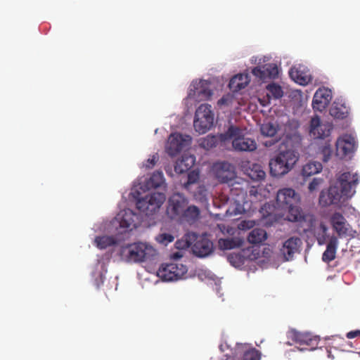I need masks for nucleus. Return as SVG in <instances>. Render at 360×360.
I'll return each mask as SVG.
<instances>
[{"instance_id":"f257e3e1","label":"nucleus","mask_w":360,"mask_h":360,"mask_svg":"<svg viewBox=\"0 0 360 360\" xmlns=\"http://www.w3.org/2000/svg\"><path fill=\"white\" fill-rule=\"evenodd\" d=\"M165 188L163 173L155 171L143 182L135 181L129 193H123L122 197L128 202H165L166 195L162 192L148 193L152 188Z\"/></svg>"},{"instance_id":"f03ea898","label":"nucleus","mask_w":360,"mask_h":360,"mask_svg":"<svg viewBox=\"0 0 360 360\" xmlns=\"http://www.w3.org/2000/svg\"><path fill=\"white\" fill-rule=\"evenodd\" d=\"M359 183L357 173L345 172L337 179L336 185L330 186L326 193L329 202H340L351 198L356 193V187Z\"/></svg>"},{"instance_id":"7ed1b4c3","label":"nucleus","mask_w":360,"mask_h":360,"mask_svg":"<svg viewBox=\"0 0 360 360\" xmlns=\"http://www.w3.org/2000/svg\"><path fill=\"white\" fill-rule=\"evenodd\" d=\"M298 159V155L293 150L281 151L269 161L271 175L280 177L288 174L294 167Z\"/></svg>"},{"instance_id":"20e7f679","label":"nucleus","mask_w":360,"mask_h":360,"mask_svg":"<svg viewBox=\"0 0 360 360\" xmlns=\"http://www.w3.org/2000/svg\"><path fill=\"white\" fill-rule=\"evenodd\" d=\"M221 142L232 140V146L236 151L252 152L257 149L255 139L243 134L241 129L236 126H230L224 134H220Z\"/></svg>"},{"instance_id":"39448f33","label":"nucleus","mask_w":360,"mask_h":360,"mask_svg":"<svg viewBox=\"0 0 360 360\" xmlns=\"http://www.w3.org/2000/svg\"><path fill=\"white\" fill-rule=\"evenodd\" d=\"M186 248H191L193 254L198 257H205L214 251V245L207 234L188 233L184 236Z\"/></svg>"},{"instance_id":"423d86ee","label":"nucleus","mask_w":360,"mask_h":360,"mask_svg":"<svg viewBox=\"0 0 360 360\" xmlns=\"http://www.w3.org/2000/svg\"><path fill=\"white\" fill-rule=\"evenodd\" d=\"M214 125V112L207 103L201 104L195 110L193 127L199 134H205Z\"/></svg>"},{"instance_id":"0eeeda50","label":"nucleus","mask_w":360,"mask_h":360,"mask_svg":"<svg viewBox=\"0 0 360 360\" xmlns=\"http://www.w3.org/2000/svg\"><path fill=\"white\" fill-rule=\"evenodd\" d=\"M212 171L214 177L221 184L233 185L236 178L235 167L227 162H219L213 165Z\"/></svg>"},{"instance_id":"6e6552de","label":"nucleus","mask_w":360,"mask_h":360,"mask_svg":"<svg viewBox=\"0 0 360 360\" xmlns=\"http://www.w3.org/2000/svg\"><path fill=\"white\" fill-rule=\"evenodd\" d=\"M356 149L355 139L351 135L345 134L338 138L336 141V155L340 159H350Z\"/></svg>"},{"instance_id":"1a4fd4ad","label":"nucleus","mask_w":360,"mask_h":360,"mask_svg":"<svg viewBox=\"0 0 360 360\" xmlns=\"http://www.w3.org/2000/svg\"><path fill=\"white\" fill-rule=\"evenodd\" d=\"M330 224L340 238H354L356 233V231L352 229L345 217L340 213L335 212L331 216Z\"/></svg>"},{"instance_id":"9d476101","label":"nucleus","mask_w":360,"mask_h":360,"mask_svg":"<svg viewBox=\"0 0 360 360\" xmlns=\"http://www.w3.org/2000/svg\"><path fill=\"white\" fill-rule=\"evenodd\" d=\"M288 338L292 340L294 342L299 344L301 346L306 345L309 348L303 347L300 350H314L316 348L319 338L317 336H314L309 333H302L295 330H291L288 332Z\"/></svg>"},{"instance_id":"9b49d317","label":"nucleus","mask_w":360,"mask_h":360,"mask_svg":"<svg viewBox=\"0 0 360 360\" xmlns=\"http://www.w3.org/2000/svg\"><path fill=\"white\" fill-rule=\"evenodd\" d=\"M300 123L296 120H288L283 125V136L292 145L300 143L302 138L299 133Z\"/></svg>"},{"instance_id":"f8f14e48","label":"nucleus","mask_w":360,"mask_h":360,"mask_svg":"<svg viewBox=\"0 0 360 360\" xmlns=\"http://www.w3.org/2000/svg\"><path fill=\"white\" fill-rule=\"evenodd\" d=\"M302 245V240L297 236H292L287 239L283 243L280 250L281 253L283 255L285 260H291L294 255L298 252L300 248Z\"/></svg>"},{"instance_id":"ddd939ff","label":"nucleus","mask_w":360,"mask_h":360,"mask_svg":"<svg viewBox=\"0 0 360 360\" xmlns=\"http://www.w3.org/2000/svg\"><path fill=\"white\" fill-rule=\"evenodd\" d=\"M332 99L331 91L327 88H319L314 94L312 106L316 110L323 111Z\"/></svg>"},{"instance_id":"4468645a","label":"nucleus","mask_w":360,"mask_h":360,"mask_svg":"<svg viewBox=\"0 0 360 360\" xmlns=\"http://www.w3.org/2000/svg\"><path fill=\"white\" fill-rule=\"evenodd\" d=\"M330 126L322 124L318 116L312 117L310 122V135L314 139H323L330 134Z\"/></svg>"},{"instance_id":"2eb2a0df","label":"nucleus","mask_w":360,"mask_h":360,"mask_svg":"<svg viewBox=\"0 0 360 360\" xmlns=\"http://www.w3.org/2000/svg\"><path fill=\"white\" fill-rule=\"evenodd\" d=\"M278 131V125L272 122L263 123L260 127L261 134L267 137L272 138L270 141H266L263 143L266 147H271L277 143L281 139L280 136H276Z\"/></svg>"},{"instance_id":"dca6fc26","label":"nucleus","mask_w":360,"mask_h":360,"mask_svg":"<svg viewBox=\"0 0 360 360\" xmlns=\"http://www.w3.org/2000/svg\"><path fill=\"white\" fill-rule=\"evenodd\" d=\"M166 153L173 158L180 153V133H172L168 137L165 145Z\"/></svg>"},{"instance_id":"f3484780","label":"nucleus","mask_w":360,"mask_h":360,"mask_svg":"<svg viewBox=\"0 0 360 360\" xmlns=\"http://www.w3.org/2000/svg\"><path fill=\"white\" fill-rule=\"evenodd\" d=\"M300 200V195L291 188H283L277 192L276 202H298Z\"/></svg>"},{"instance_id":"a211bd4d","label":"nucleus","mask_w":360,"mask_h":360,"mask_svg":"<svg viewBox=\"0 0 360 360\" xmlns=\"http://www.w3.org/2000/svg\"><path fill=\"white\" fill-rule=\"evenodd\" d=\"M243 345L237 343L234 347H232L231 344L225 341L220 344L219 350L224 354L226 357V360H235L239 356L240 351L243 349Z\"/></svg>"},{"instance_id":"6ab92c4d","label":"nucleus","mask_w":360,"mask_h":360,"mask_svg":"<svg viewBox=\"0 0 360 360\" xmlns=\"http://www.w3.org/2000/svg\"><path fill=\"white\" fill-rule=\"evenodd\" d=\"M250 83V78L248 74H238L233 77L229 84L230 89L237 92L248 86Z\"/></svg>"},{"instance_id":"aec40b11","label":"nucleus","mask_w":360,"mask_h":360,"mask_svg":"<svg viewBox=\"0 0 360 360\" xmlns=\"http://www.w3.org/2000/svg\"><path fill=\"white\" fill-rule=\"evenodd\" d=\"M338 245V239L333 236L330 238L326 249L323 253L322 259L325 262H330L335 258L336 251Z\"/></svg>"},{"instance_id":"412c9836","label":"nucleus","mask_w":360,"mask_h":360,"mask_svg":"<svg viewBox=\"0 0 360 360\" xmlns=\"http://www.w3.org/2000/svg\"><path fill=\"white\" fill-rule=\"evenodd\" d=\"M212 95V91L209 88V84L205 81H200L197 86H195L193 96L196 101H203L209 99Z\"/></svg>"},{"instance_id":"4be33fe9","label":"nucleus","mask_w":360,"mask_h":360,"mask_svg":"<svg viewBox=\"0 0 360 360\" xmlns=\"http://www.w3.org/2000/svg\"><path fill=\"white\" fill-rule=\"evenodd\" d=\"M330 115L335 119L342 120L349 115V108L345 103L334 102L330 108Z\"/></svg>"},{"instance_id":"5701e85b","label":"nucleus","mask_w":360,"mask_h":360,"mask_svg":"<svg viewBox=\"0 0 360 360\" xmlns=\"http://www.w3.org/2000/svg\"><path fill=\"white\" fill-rule=\"evenodd\" d=\"M266 238V231L260 228L252 229L248 236V241L253 245L262 244Z\"/></svg>"},{"instance_id":"b1692460","label":"nucleus","mask_w":360,"mask_h":360,"mask_svg":"<svg viewBox=\"0 0 360 360\" xmlns=\"http://www.w3.org/2000/svg\"><path fill=\"white\" fill-rule=\"evenodd\" d=\"M243 240L240 238H221L218 241L219 246L222 250H231L243 245Z\"/></svg>"},{"instance_id":"393cba45","label":"nucleus","mask_w":360,"mask_h":360,"mask_svg":"<svg viewBox=\"0 0 360 360\" xmlns=\"http://www.w3.org/2000/svg\"><path fill=\"white\" fill-rule=\"evenodd\" d=\"M239 355H241L240 360H260L261 352L255 348H249L245 344L243 345V349L240 351Z\"/></svg>"},{"instance_id":"a878e982","label":"nucleus","mask_w":360,"mask_h":360,"mask_svg":"<svg viewBox=\"0 0 360 360\" xmlns=\"http://www.w3.org/2000/svg\"><path fill=\"white\" fill-rule=\"evenodd\" d=\"M219 141H221L220 135L214 136L209 134L200 139L199 146L205 150H210L216 147Z\"/></svg>"},{"instance_id":"bb28decb","label":"nucleus","mask_w":360,"mask_h":360,"mask_svg":"<svg viewBox=\"0 0 360 360\" xmlns=\"http://www.w3.org/2000/svg\"><path fill=\"white\" fill-rule=\"evenodd\" d=\"M322 169V165L319 162H309L305 164L302 169L304 176H310L320 172Z\"/></svg>"},{"instance_id":"cd10ccee","label":"nucleus","mask_w":360,"mask_h":360,"mask_svg":"<svg viewBox=\"0 0 360 360\" xmlns=\"http://www.w3.org/2000/svg\"><path fill=\"white\" fill-rule=\"evenodd\" d=\"M248 174L254 181L263 180L266 176V173L262 167L258 164H252L248 170Z\"/></svg>"},{"instance_id":"c85d7f7f","label":"nucleus","mask_w":360,"mask_h":360,"mask_svg":"<svg viewBox=\"0 0 360 360\" xmlns=\"http://www.w3.org/2000/svg\"><path fill=\"white\" fill-rule=\"evenodd\" d=\"M287 218L290 221H301L304 219V216L297 204H290Z\"/></svg>"},{"instance_id":"c756f323","label":"nucleus","mask_w":360,"mask_h":360,"mask_svg":"<svg viewBox=\"0 0 360 360\" xmlns=\"http://www.w3.org/2000/svg\"><path fill=\"white\" fill-rule=\"evenodd\" d=\"M290 77L297 83L300 84H306L309 82V78L307 75H303V73L297 68H292L289 71Z\"/></svg>"},{"instance_id":"7c9ffc66","label":"nucleus","mask_w":360,"mask_h":360,"mask_svg":"<svg viewBox=\"0 0 360 360\" xmlns=\"http://www.w3.org/2000/svg\"><path fill=\"white\" fill-rule=\"evenodd\" d=\"M195 157L193 155L181 154V174L190 169L195 164Z\"/></svg>"},{"instance_id":"2f4dec72","label":"nucleus","mask_w":360,"mask_h":360,"mask_svg":"<svg viewBox=\"0 0 360 360\" xmlns=\"http://www.w3.org/2000/svg\"><path fill=\"white\" fill-rule=\"evenodd\" d=\"M328 230V229L325 224H320L318 231L315 233V236L319 245H322L326 242Z\"/></svg>"},{"instance_id":"473e14b6","label":"nucleus","mask_w":360,"mask_h":360,"mask_svg":"<svg viewBox=\"0 0 360 360\" xmlns=\"http://www.w3.org/2000/svg\"><path fill=\"white\" fill-rule=\"evenodd\" d=\"M266 88L268 90L267 95L269 96H271L275 99L280 98L283 96V92L279 85L273 83L269 84Z\"/></svg>"},{"instance_id":"72a5a7b5","label":"nucleus","mask_w":360,"mask_h":360,"mask_svg":"<svg viewBox=\"0 0 360 360\" xmlns=\"http://www.w3.org/2000/svg\"><path fill=\"white\" fill-rule=\"evenodd\" d=\"M265 70L266 79H275L278 77V70L276 65L269 63L264 65Z\"/></svg>"},{"instance_id":"f704fd0d","label":"nucleus","mask_w":360,"mask_h":360,"mask_svg":"<svg viewBox=\"0 0 360 360\" xmlns=\"http://www.w3.org/2000/svg\"><path fill=\"white\" fill-rule=\"evenodd\" d=\"M333 153L331 146L328 143H326L320 149V154L322 155V160L325 162H328Z\"/></svg>"},{"instance_id":"c9c22d12","label":"nucleus","mask_w":360,"mask_h":360,"mask_svg":"<svg viewBox=\"0 0 360 360\" xmlns=\"http://www.w3.org/2000/svg\"><path fill=\"white\" fill-rule=\"evenodd\" d=\"M200 214L199 209L194 205L190 206L185 211L184 214H181L182 217H191L192 219H196Z\"/></svg>"},{"instance_id":"e433bc0d","label":"nucleus","mask_w":360,"mask_h":360,"mask_svg":"<svg viewBox=\"0 0 360 360\" xmlns=\"http://www.w3.org/2000/svg\"><path fill=\"white\" fill-rule=\"evenodd\" d=\"M252 73L254 76L259 78L260 80L265 81L266 79L264 65L262 67L257 66V67L254 68L252 70Z\"/></svg>"},{"instance_id":"4c0bfd02","label":"nucleus","mask_w":360,"mask_h":360,"mask_svg":"<svg viewBox=\"0 0 360 360\" xmlns=\"http://www.w3.org/2000/svg\"><path fill=\"white\" fill-rule=\"evenodd\" d=\"M158 160L159 155L156 153L146 161V162L143 164V166L147 169H151L155 165Z\"/></svg>"},{"instance_id":"58836bf2","label":"nucleus","mask_w":360,"mask_h":360,"mask_svg":"<svg viewBox=\"0 0 360 360\" xmlns=\"http://www.w3.org/2000/svg\"><path fill=\"white\" fill-rule=\"evenodd\" d=\"M236 207L233 208H229L226 212H230V215H237L245 212V208L243 207L244 204H235Z\"/></svg>"},{"instance_id":"ea45409f","label":"nucleus","mask_w":360,"mask_h":360,"mask_svg":"<svg viewBox=\"0 0 360 360\" xmlns=\"http://www.w3.org/2000/svg\"><path fill=\"white\" fill-rule=\"evenodd\" d=\"M192 143V137L189 135L181 134V151L187 150Z\"/></svg>"},{"instance_id":"a19ab883","label":"nucleus","mask_w":360,"mask_h":360,"mask_svg":"<svg viewBox=\"0 0 360 360\" xmlns=\"http://www.w3.org/2000/svg\"><path fill=\"white\" fill-rule=\"evenodd\" d=\"M199 179V172L195 170L190 172L188 174V184L195 183Z\"/></svg>"},{"instance_id":"79ce46f5","label":"nucleus","mask_w":360,"mask_h":360,"mask_svg":"<svg viewBox=\"0 0 360 360\" xmlns=\"http://www.w3.org/2000/svg\"><path fill=\"white\" fill-rule=\"evenodd\" d=\"M321 179H314L309 184L308 188L309 190L312 192L315 191L317 187L319 186V184L321 182Z\"/></svg>"},{"instance_id":"37998d69","label":"nucleus","mask_w":360,"mask_h":360,"mask_svg":"<svg viewBox=\"0 0 360 360\" xmlns=\"http://www.w3.org/2000/svg\"><path fill=\"white\" fill-rule=\"evenodd\" d=\"M254 226V222L252 221H243L239 224V228L240 229H250Z\"/></svg>"},{"instance_id":"c03bdc74","label":"nucleus","mask_w":360,"mask_h":360,"mask_svg":"<svg viewBox=\"0 0 360 360\" xmlns=\"http://www.w3.org/2000/svg\"><path fill=\"white\" fill-rule=\"evenodd\" d=\"M228 259L231 264L235 266L236 260H238L239 262H240V256L236 254H231L228 257Z\"/></svg>"},{"instance_id":"a18cd8bd","label":"nucleus","mask_w":360,"mask_h":360,"mask_svg":"<svg viewBox=\"0 0 360 360\" xmlns=\"http://www.w3.org/2000/svg\"><path fill=\"white\" fill-rule=\"evenodd\" d=\"M358 336H360V330H355L349 331L346 335V337L348 339H353Z\"/></svg>"},{"instance_id":"49530a36","label":"nucleus","mask_w":360,"mask_h":360,"mask_svg":"<svg viewBox=\"0 0 360 360\" xmlns=\"http://www.w3.org/2000/svg\"><path fill=\"white\" fill-rule=\"evenodd\" d=\"M324 197H325V193H324L323 191H322L321 193V195H320V197H319V202H326V200H325V202H323L324 201V200H323Z\"/></svg>"},{"instance_id":"de8ad7c7","label":"nucleus","mask_w":360,"mask_h":360,"mask_svg":"<svg viewBox=\"0 0 360 360\" xmlns=\"http://www.w3.org/2000/svg\"><path fill=\"white\" fill-rule=\"evenodd\" d=\"M181 279L183 278V276H184V274L186 273L187 271V269H186V266L181 264Z\"/></svg>"},{"instance_id":"09e8293b","label":"nucleus","mask_w":360,"mask_h":360,"mask_svg":"<svg viewBox=\"0 0 360 360\" xmlns=\"http://www.w3.org/2000/svg\"><path fill=\"white\" fill-rule=\"evenodd\" d=\"M174 170L176 173H180V168L178 166V162H176V165H174Z\"/></svg>"},{"instance_id":"8fccbe9b","label":"nucleus","mask_w":360,"mask_h":360,"mask_svg":"<svg viewBox=\"0 0 360 360\" xmlns=\"http://www.w3.org/2000/svg\"><path fill=\"white\" fill-rule=\"evenodd\" d=\"M184 202H187V200L185 198H183L181 196V203H184Z\"/></svg>"},{"instance_id":"3c124183","label":"nucleus","mask_w":360,"mask_h":360,"mask_svg":"<svg viewBox=\"0 0 360 360\" xmlns=\"http://www.w3.org/2000/svg\"><path fill=\"white\" fill-rule=\"evenodd\" d=\"M169 203H171V202H174L173 200H172L171 199L169 200L168 201Z\"/></svg>"},{"instance_id":"603ef678","label":"nucleus","mask_w":360,"mask_h":360,"mask_svg":"<svg viewBox=\"0 0 360 360\" xmlns=\"http://www.w3.org/2000/svg\"><path fill=\"white\" fill-rule=\"evenodd\" d=\"M222 102H223V99H221V100H219V102H218V103H222Z\"/></svg>"}]
</instances>
